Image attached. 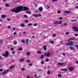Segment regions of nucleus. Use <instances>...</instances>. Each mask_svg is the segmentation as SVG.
Masks as SVG:
<instances>
[{"label": "nucleus", "instance_id": "obj_1", "mask_svg": "<svg viewBox=\"0 0 78 78\" xmlns=\"http://www.w3.org/2000/svg\"><path fill=\"white\" fill-rule=\"evenodd\" d=\"M29 8L27 7H23L22 6H18L17 8H14L13 9L11 10L10 11L12 12H15V13H18L19 12H21V11H27L28 10Z\"/></svg>", "mask_w": 78, "mask_h": 78}, {"label": "nucleus", "instance_id": "obj_2", "mask_svg": "<svg viewBox=\"0 0 78 78\" xmlns=\"http://www.w3.org/2000/svg\"><path fill=\"white\" fill-rule=\"evenodd\" d=\"M44 56H47V57H49L50 56V52H48L47 53H44Z\"/></svg>", "mask_w": 78, "mask_h": 78}, {"label": "nucleus", "instance_id": "obj_3", "mask_svg": "<svg viewBox=\"0 0 78 78\" xmlns=\"http://www.w3.org/2000/svg\"><path fill=\"white\" fill-rule=\"evenodd\" d=\"M3 56L4 57H6V56H9V52L8 51H6L5 53L3 55Z\"/></svg>", "mask_w": 78, "mask_h": 78}, {"label": "nucleus", "instance_id": "obj_4", "mask_svg": "<svg viewBox=\"0 0 78 78\" xmlns=\"http://www.w3.org/2000/svg\"><path fill=\"white\" fill-rule=\"evenodd\" d=\"M74 31H78V29L76 27H73Z\"/></svg>", "mask_w": 78, "mask_h": 78}, {"label": "nucleus", "instance_id": "obj_5", "mask_svg": "<svg viewBox=\"0 0 78 78\" xmlns=\"http://www.w3.org/2000/svg\"><path fill=\"white\" fill-rule=\"evenodd\" d=\"M8 70H6V71H5L3 72V73H2V75H5V74H6L8 72Z\"/></svg>", "mask_w": 78, "mask_h": 78}, {"label": "nucleus", "instance_id": "obj_6", "mask_svg": "<svg viewBox=\"0 0 78 78\" xmlns=\"http://www.w3.org/2000/svg\"><path fill=\"white\" fill-rule=\"evenodd\" d=\"M43 48L44 49V50L45 51V50H47V48L45 45H44L43 46Z\"/></svg>", "mask_w": 78, "mask_h": 78}, {"label": "nucleus", "instance_id": "obj_7", "mask_svg": "<svg viewBox=\"0 0 78 78\" xmlns=\"http://www.w3.org/2000/svg\"><path fill=\"white\" fill-rule=\"evenodd\" d=\"M69 43V45L70 46H72L73 45V41H71Z\"/></svg>", "mask_w": 78, "mask_h": 78}, {"label": "nucleus", "instance_id": "obj_8", "mask_svg": "<svg viewBox=\"0 0 78 78\" xmlns=\"http://www.w3.org/2000/svg\"><path fill=\"white\" fill-rule=\"evenodd\" d=\"M69 49H70L71 50H75V48H72L71 47H70L69 48Z\"/></svg>", "mask_w": 78, "mask_h": 78}, {"label": "nucleus", "instance_id": "obj_9", "mask_svg": "<svg viewBox=\"0 0 78 78\" xmlns=\"http://www.w3.org/2000/svg\"><path fill=\"white\" fill-rule=\"evenodd\" d=\"M74 69L72 67L69 68V70H70V71H72L73 70H74Z\"/></svg>", "mask_w": 78, "mask_h": 78}, {"label": "nucleus", "instance_id": "obj_10", "mask_svg": "<svg viewBox=\"0 0 78 78\" xmlns=\"http://www.w3.org/2000/svg\"><path fill=\"white\" fill-rule=\"evenodd\" d=\"M43 9V8H42V7H41L40 8H39L38 9V10H39L40 11H42Z\"/></svg>", "mask_w": 78, "mask_h": 78}, {"label": "nucleus", "instance_id": "obj_11", "mask_svg": "<svg viewBox=\"0 0 78 78\" xmlns=\"http://www.w3.org/2000/svg\"><path fill=\"white\" fill-rule=\"evenodd\" d=\"M37 54H38V55H39V54L41 55L42 54V52L40 51H37Z\"/></svg>", "mask_w": 78, "mask_h": 78}, {"label": "nucleus", "instance_id": "obj_12", "mask_svg": "<svg viewBox=\"0 0 78 78\" xmlns=\"http://www.w3.org/2000/svg\"><path fill=\"white\" fill-rule=\"evenodd\" d=\"M64 12L66 13V14H69V13H70V11H65Z\"/></svg>", "mask_w": 78, "mask_h": 78}, {"label": "nucleus", "instance_id": "obj_13", "mask_svg": "<svg viewBox=\"0 0 78 78\" xmlns=\"http://www.w3.org/2000/svg\"><path fill=\"white\" fill-rule=\"evenodd\" d=\"M64 64V63H58V65L59 66H62V65H63Z\"/></svg>", "mask_w": 78, "mask_h": 78}, {"label": "nucleus", "instance_id": "obj_14", "mask_svg": "<svg viewBox=\"0 0 78 78\" xmlns=\"http://www.w3.org/2000/svg\"><path fill=\"white\" fill-rule=\"evenodd\" d=\"M61 70H62V71H64V72H66L67 70V69H61Z\"/></svg>", "mask_w": 78, "mask_h": 78}, {"label": "nucleus", "instance_id": "obj_15", "mask_svg": "<svg viewBox=\"0 0 78 78\" xmlns=\"http://www.w3.org/2000/svg\"><path fill=\"white\" fill-rule=\"evenodd\" d=\"M70 41H72V40H75V37H71L70 39H69Z\"/></svg>", "mask_w": 78, "mask_h": 78}, {"label": "nucleus", "instance_id": "obj_16", "mask_svg": "<svg viewBox=\"0 0 78 78\" xmlns=\"http://www.w3.org/2000/svg\"><path fill=\"white\" fill-rule=\"evenodd\" d=\"M1 17H2V18L4 19V18H5L6 16H5V15H2L1 16Z\"/></svg>", "mask_w": 78, "mask_h": 78}, {"label": "nucleus", "instance_id": "obj_17", "mask_svg": "<svg viewBox=\"0 0 78 78\" xmlns=\"http://www.w3.org/2000/svg\"><path fill=\"white\" fill-rule=\"evenodd\" d=\"M29 41V40L28 39L26 40V42L27 43V45H28V43H29V42H28Z\"/></svg>", "mask_w": 78, "mask_h": 78}, {"label": "nucleus", "instance_id": "obj_18", "mask_svg": "<svg viewBox=\"0 0 78 78\" xmlns=\"http://www.w3.org/2000/svg\"><path fill=\"white\" fill-rule=\"evenodd\" d=\"M26 13L27 14H31V12H30V11H27Z\"/></svg>", "mask_w": 78, "mask_h": 78}, {"label": "nucleus", "instance_id": "obj_19", "mask_svg": "<svg viewBox=\"0 0 78 78\" xmlns=\"http://www.w3.org/2000/svg\"><path fill=\"white\" fill-rule=\"evenodd\" d=\"M19 51H22L23 50V49L22 48H20L18 49Z\"/></svg>", "mask_w": 78, "mask_h": 78}, {"label": "nucleus", "instance_id": "obj_20", "mask_svg": "<svg viewBox=\"0 0 78 78\" xmlns=\"http://www.w3.org/2000/svg\"><path fill=\"white\" fill-rule=\"evenodd\" d=\"M20 26L21 27H25V25H24V24L23 23L21 24Z\"/></svg>", "mask_w": 78, "mask_h": 78}, {"label": "nucleus", "instance_id": "obj_21", "mask_svg": "<svg viewBox=\"0 0 78 78\" xmlns=\"http://www.w3.org/2000/svg\"><path fill=\"white\" fill-rule=\"evenodd\" d=\"M40 58L41 59H43L44 58V55H42L40 57Z\"/></svg>", "mask_w": 78, "mask_h": 78}, {"label": "nucleus", "instance_id": "obj_22", "mask_svg": "<svg viewBox=\"0 0 78 78\" xmlns=\"http://www.w3.org/2000/svg\"><path fill=\"white\" fill-rule=\"evenodd\" d=\"M33 16H34L35 17H37V14L35 15H33Z\"/></svg>", "mask_w": 78, "mask_h": 78}, {"label": "nucleus", "instance_id": "obj_23", "mask_svg": "<svg viewBox=\"0 0 78 78\" xmlns=\"http://www.w3.org/2000/svg\"><path fill=\"white\" fill-rule=\"evenodd\" d=\"M54 24V25H57V24H58V21L55 22Z\"/></svg>", "mask_w": 78, "mask_h": 78}, {"label": "nucleus", "instance_id": "obj_24", "mask_svg": "<svg viewBox=\"0 0 78 78\" xmlns=\"http://www.w3.org/2000/svg\"><path fill=\"white\" fill-rule=\"evenodd\" d=\"M23 17H24L25 18H28V17L27 16V15H24L23 16Z\"/></svg>", "mask_w": 78, "mask_h": 78}, {"label": "nucleus", "instance_id": "obj_25", "mask_svg": "<svg viewBox=\"0 0 78 78\" xmlns=\"http://www.w3.org/2000/svg\"><path fill=\"white\" fill-rule=\"evenodd\" d=\"M37 17H41L42 16V15L41 14H37Z\"/></svg>", "mask_w": 78, "mask_h": 78}, {"label": "nucleus", "instance_id": "obj_26", "mask_svg": "<svg viewBox=\"0 0 78 78\" xmlns=\"http://www.w3.org/2000/svg\"><path fill=\"white\" fill-rule=\"evenodd\" d=\"M20 61L21 62H23L24 61V59H21L20 60Z\"/></svg>", "mask_w": 78, "mask_h": 78}, {"label": "nucleus", "instance_id": "obj_27", "mask_svg": "<svg viewBox=\"0 0 78 78\" xmlns=\"http://www.w3.org/2000/svg\"><path fill=\"white\" fill-rule=\"evenodd\" d=\"M47 74L48 75H50V72L49 71H47Z\"/></svg>", "mask_w": 78, "mask_h": 78}, {"label": "nucleus", "instance_id": "obj_28", "mask_svg": "<svg viewBox=\"0 0 78 78\" xmlns=\"http://www.w3.org/2000/svg\"><path fill=\"white\" fill-rule=\"evenodd\" d=\"M41 64H44V61H41Z\"/></svg>", "mask_w": 78, "mask_h": 78}, {"label": "nucleus", "instance_id": "obj_29", "mask_svg": "<svg viewBox=\"0 0 78 78\" xmlns=\"http://www.w3.org/2000/svg\"><path fill=\"white\" fill-rule=\"evenodd\" d=\"M37 23H35L33 25L34 26V27H36L37 26Z\"/></svg>", "mask_w": 78, "mask_h": 78}, {"label": "nucleus", "instance_id": "obj_30", "mask_svg": "<svg viewBox=\"0 0 78 78\" xmlns=\"http://www.w3.org/2000/svg\"><path fill=\"white\" fill-rule=\"evenodd\" d=\"M5 6H7V7H9V4H5Z\"/></svg>", "mask_w": 78, "mask_h": 78}, {"label": "nucleus", "instance_id": "obj_31", "mask_svg": "<svg viewBox=\"0 0 78 78\" xmlns=\"http://www.w3.org/2000/svg\"><path fill=\"white\" fill-rule=\"evenodd\" d=\"M50 42L51 43V44H54V41H51V40H50Z\"/></svg>", "mask_w": 78, "mask_h": 78}, {"label": "nucleus", "instance_id": "obj_32", "mask_svg": "<svg viewBox=\"0 0 78 78\" xmlns=\"http://www.w3.org/2000/svg\"><path fill=\"white\" fill-rule=\"evenodd\" d=\"M3 41L2 40H0V44H2V43H3Z\"/></svg>", "mask_w": 78, "mask_h": 78}, {"label": "nucleus", "instance_id": "obj_33", "mask_svg": "<svg viewBox=\"0 0 78 78\" xmlns=\"http://www.w3.org/2000/svg\"><path fill=\"white\" fill-rule=\"evenodd\" d=\"M58 22V24H61L62 23V22L61 21H60L59 22Z\"/></svg>", "mask_w": 78, "mask_h": 78}, {"label": "nucleus", "instance_id": "obj_34", "mask_svg": "<svg viewBox=\"0 0 78 78\" xmlns=\"http://www.w3.org/2000/svg\"><path fill=\"white\" fill-rule=\"evenodd\" d=\"M28 26H31V25H32V24L31 23H29L28 24Z\"/></svg>", "mask_w": 78, "mask_h": 78}, {"label": "nucleus", "instance_id": "obj_35", "mask_svg": "<svg viewBox=\"0 0 78 78\" xmlns=\"http://www.w3.org/2000/svg\"><path fill=\"white\" fill-rule=\"evenodd\" d=\"M57 13L58 14H60V13H61V11H60V10H58V11H57Z\"/></svg>", "mask_w": 78, "mask_h": 78}, {"label": "nucleus", "instance_id": "obj_36", "mask_svg": "<svg viewBox=\"0 0 78 78\" xmlns=\"http://www.w3.org/2000/svg\"><path fill=\"white\" fill-rule=\"evenodd\" d=\"M74 35L76 37L77 36H78V34H74Z\"/></svg>", "mask_w": 78, "mask_h": 78}, {"label": "nucleus", "instance_id": "obj_37", "mask_svg": "<svg viewBox=\"0 0 78 78\" xmlns=\"http://www.w3.org/2000/svg\"><path fill=\"white\" fill-rule=\"evenodd\" d=\"M46 62H48V61H49V60L48 59V58H46Z\"/></svg>", "mask_w": 78, "mask_h": 78}, {"label": "nucleus", "instance_id": "obj_38", "mask_svg": "<svg viewBox=\"0 0 78 78\" xmlns=\"http://www.w3.org/2000/svg\"><path fill=\"white\" fill-rule=\"evenodd\" d=\"M58 77H61V76H61V75L60 74H58Z\"/></svg>", "mask_w": 78, "mask_h": 78}, {"label": "nucleus", "instance_id": "obj_39", "mask_svg": "<svg viewBox=\"0 0 78 78\" xmlns=\"http://www.w3.org/2000/svg\"><path fill=\"white\" fill-rule=\"evenodd\" d=\"M75 47L78 49V45H75Z\"/></svg>", "mask_w": 78, "mask_h": 78}, {"label": "nucleus", "instance_id": "obj_40", "mask_svg": "<svg viewBox=\"0 0 78 78\" xmlns=\"http://www.w3.org/2000/svg\"><path fill=\"white\" fill-rule=\"evenodd\" d=\"M66 44L67 45H70L69 43H66Z\"/></svg>", "mask_w": 78, "mask_h": 78}, {"label": "nucleus", "instance_id": "obj_41", "mask_svg": "<svg viewBox=\"0 0 78 78\" xmlns=\"http://www.w3.org/2000/svg\"><path fill=\"white\" fill-rule=\"evenodd\" d=\"M27 55H28V56H29L30 55V53L29 52H28L27 53Z\"/></svg>", "mask_w": 78, "mask_h": 78}, {"label": "nucleus", "instance_id": "obj_42", "mask_svg": "<svg viewBox=\"0 0 78 78\" xmlns=\"http://www.w3.org/2000/svg\"><path fill=\"white\" fill-rule=\"evenodd\" d=\"M58 19L60 20H62V19H63V18L62 17H59Z\"/></svg>", "mask_w": 78, "mask_h": 78}, {"label": "nucleus", "instance_id": "obj_43", "mask_svg": "<svg viewBox=\"0 0 78 78\" xmlns=\"http://www.w3.org/2000/svg\"><path fill=\"white\" fill-rule=\"evenodd\" d=\"M52 1L53 2H57L58 0H52Z\"/></svg>", "mask_w": 78, "mask_h": 78}, {"label": "nucleus", "instance_id": "obj_44", "mask_svg": "<svg viewBox=\"0 0 78 78\" xmlns=\"http://www.w3.org/2000/svg\"><path fill=\"white\" fill-rule=\"evenodd\" d=\"M21 70L22 71H24V70H25V69L23 68H22V69H21Z\"/></svg>", "mask_w": 78, "mask_h": 78}, {"label": "nucleus", "instance_id": "obj_45", "mask_svg": "<svg viewBox=\"0 0 78 78\" xmlns=\"http://www.w3.org/2000/svg\"><path fill=\"white\" fill-rule=\"evenodd\" d=\"M10 50L11 51H13V50H14V48H11L10 49Z\"/></svg>", "mask_w": 78, "mask_h": 78}, {"label": "nucleus", "instance_id": "obj_46", "mask_svg": "<svg viewBox=\"0 0 78 78\" xmlns=\"http://www.w3.org/2000/svg\"><path fill=\"white\" fill-rule=\"evenodd\" d=\"M12 54L13 55H14V54H15V51H12Z\"/></svg>", "mask_w": 78, "mask_h": 78}, {"label": "nucleus", "instance_id": "obj_47", "mask_svg": "<svg viewBox=\"0 0 78 78\" xmlns=\"http://www.w3.org/2000/svg\"><path fill=\"white\" fill-rule=\"evenodd\" d=\"M25 22L26 23H28V21L26 20L25 21Z\"/></svg>", "mask_w": 78, "mask_h": 78}, {"label": "nucleus", "instance_id": "obj_48", "mask_svg": "<svg viewBox=\"0 0 78 78\" xmlns=\"http://www.w3.org/2000/svg\"><path fill=\"white\" fill-rule=\"evenodd\" d=\"M22 42H23V43H25V41L24 40H23V39L22 40Z\"/></svg>", "mask_w": 78, "mask_h": 78}, {"label": "nucleus", "instance_id": "obj_49", "mask_svg": "<svg viewBox=\"0 0 78 78\" xmlns=\"http://www.w3.org/2000/svg\"><path fill=\"white\" fill-rule=\"evenodd\" d=\"M38 71H41V68H39L38 69Z\"/></svg>", "mask_w": 78, "mask_h": 78}, {"label": "nucleus", "instance_id": "obj_50", "mask_svg": "<svg viewBox=\"0 0 78 78\" xmlns=\"http://www.w3.org/2000/svg\"><path fill=\"white\" fill-rule=\"evenodd\" d=\"M13 67V66H10V69H12V67Z\"/></svg>", "mask_w": 78, "mask_h": 78}, {"label": "nucleus", "instance_id": "obj_51", "mask_svg": "<svg viewBox=\"0 0 78 78\" xmlns=\"http://www.w3.org/2000/svg\"><path fill=\"white\" fill-rule=\"evenodd\" d=\"M56 36V34H53V37H55V36Z\"/></svg>", "mask_w": 78, "mask_h": 78}, {"label": "nucleus", "instance_id": "obj_52", "mask_svg": "<svg viewBox=\"0 0 78 78\" xmlns=\"http://www.w3.org/2000/svg\"><path fill=\"white\" fill-rule=\"evenodd\" d=\"M7 20H8V21H11V19L7 18Z\"/></svg>", "mask_w": 78, "mask_h": 78}, {"label": "nucleus", "instance_id": "obj_53", "mask_svg": "<svg viewBox=\"0 0 78 78\" xmlns=\"http://www.w3.org/2000/svg\"><path fill=\"white\" fill-rule=\"evenodd\" d=\"M32 64L31 63H30L29 64V66H32Z\"/></svg>", "mask_w": 78, "mask_h": 78}, {"label": "nucleus", "instance_id": "obj_54", "mask_svg": "<svg viewBox=\"0 0 78 78\" xmlns=\"http://www.w3.org/2000/svg\"><path fill=\"white\" fill-rule=\"evenodd\" d=\"M27 62H30V60H27Z\"/></svg>", "mask_w": 78, "mask_h": 78}, {"label": "nucleus", "instance_id": "obj_55", "mask_svg": "<svg viewBox=\"0 0 78 78\" xmlns=\"http://www.w3.org/2000/svg\"><path fill=\"white\" fill-rule=\"evenodd\" d=\"M65 55H66V53H63L62 54V55H63V56H65Z\"/></svg>", "mask_w": 78, "mask_h": 78}, {"label": "nucleus", "instance_id": "obj_56", "mask_svg": "<svg viewBox=\"0 0 78 78\" xmlns=\"http://www.w3.org/2000/svg\"><path fill=\"white\" fill-rule=\"evenodd\" d=\"M14 44L15 45H16V44H17V42H15L14 43Z\"/></svg>", "mask_w": 78, "mask_h": 78}, {"label": "nucleus", "instance_id": "obj_57", "mask_svg": "<svg viewBox=\"0 0 78 78\" xmlns=\"http://www.w3.org/2000/svg\"><path fill=\"white\" fill-rule=\"evenodd\" d=\"M3 71V69H0V72H2Z\"/></svg>", "mask_w": 78, "mask_h": 78}, {"label": "nucleus", "instance_id": "obj_58", "mask_svg": "<svg viewBox=\"0 0 78 78\" xmlns=\"http://www.w3.org/2000/svg\"><path fill=\"white\" fill-rule=\"evenodd\" d=\"M13 34H15V35H16V34H17L16 32H14Z\"/></svg>", "mask_w": 78, "mask_h": 78}, {"label": "nucleus", "instance_id": "obj_59", "mask_svg": "<svg viewBox=\"0 0 78 78\" xmlns=\"http://www.w3.org/2000/svg\"><path fill=\"white\" fill-rule=\"evenodd\" d=\"M19 16H16V17L17 19H18V18H19Z\"/></svg>", "mask_w": 78, "mask_h": 78}, {"label": "nucleus", "instance_id": "obj_60", "mask_svg": "<svg viewBox=\"0 0 78 78\" xmlns=\"http://www.w3.org/2000/svg\"><path fill=\"white\" fill-rule=\"evenodd\" d=\"M0 59H3V58H2L1 56H0Z\"/></svg>", "mask_w": 78, "mask_h": 78}, {"label": "nucleus", "instance_id": "obj_61", "mask_svg": "<svg viewBox=\"0 0 78 78\" xmlns=\"http://www.w3.org/2000/svg\"><path fill=\"white\" fill-rule=\"evenodd\" d=\"M66 34H69V32H67L66 33Z\"/></svg>", "mask_w": 78, "mask_h": 78}, {"label": "nucleus", "instance_id": "obj_62", "mask_svg": "<svg viewBox=\"0 0 78 78\" xmlns=\"http://www.w3.org/2000/svg\"><path fill=\"white\" fill-rule=\"evenodd\" d=\"M37 76V74H35L34 75V77H36Z\"/></svg>", "mask_w": 78, "mask_h": 78}, {"label": "nucleus", "instance_id": "obj_63", "mask_svg": "<svg viewBox=\"0 0 78 78\" xmlns=\"http://www.w3.org/2000/svg\"><path fill=\"white\" fill-rule=\"evenodd\" d=\"M76 9H78V6H76L75 7Z\"/></svg>", "mask_w": 78, "mask_h": 78}, {"label": "nucleus", "instance_id": "obj_64", "mask_svg": "<svg viewBox=\"0 0 78 78\" xmlns=\"http://www.w3.org/2000/svg\"><path fill=\"white\" fill-rule=\"evenodd\" d=\"M13 30H16V28H13Z\"/></svg>", "mask_w": 78, "mask_h": 78}]
</instances>
